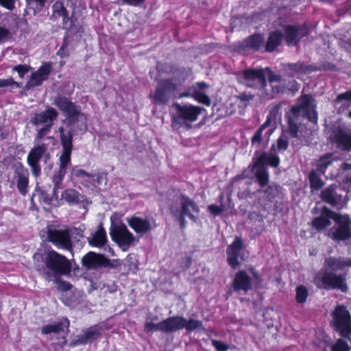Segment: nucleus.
<instances>
[{"label":"nucleus","mask_w":351,"mask_h":351,"mask_svg":"<svg viewBox=\"0 0 351 351\" xmlns=\"http://www.w3.org/2000/svg\"><path fill=\"white\" fill-rule=\"evenodd\" d=\"M54 104L64 114L66 118L62 120L64 126L58 128L60 142L62 152L59 158L58 169L53 173L52 181L53 182V192L57 195L58 189L62 188V181L66 173L68 166L71 162L73 150V138L75 133V128L78 127L77 123L81 114V107L76 105L66 97L58 96L55 99Z\"/></svg>","instance_id":"f257e3e1"},{"label":"nucleus","mask_w":351,"mask_h":351,"mask_svg":"<svg viewBox=\"0 0 351 351\" xmlns=\"http://www.w3.org/2000/svg\"><path fill=\"white\" fill-rule=\"evenodd\" d=\"M241 179L256 178L261 189L249 195L253 199L251 210L248 213V227L254 236L263 232V152H259L256 158H252V162L239 176Z\"/></svg>","instance_id":"f03ea898"},{"label":"nucleus","mask_w":351,"mask_h":351,"mask_svg":"<svg viewBox=\"0 0 351 351\" xmlns=\"http://www.w3.org/2000/svg\"><path fill=\"white\" fill-rule=\"evenodd\" d=\"M331 219L336 223V226L330 229L328 235L335 241L351 244V219L348 215L324 208L321 215L315 218L312 223L317 230H322L331 224Z\"/></svg>","instance_id":"7ed1b4c3"},{"label":"nucleus","mask_w":351,"mask_h":351,"mask_svg":"<svg viewBox=\"0 0 351 351\" xmlns=\"http://www.w3.org/2000/svg\"><path fill=\"white\" fill-rule=\"evenodd\" d=\"M36 269L44 280L51 282L55 278L69 274L71 263L64 255L51 250L42 256V261L36 265Z\"/></svg>","instance_id":"20e7f679"},{"label":"nucleus","mask_w":351,"mask_h":351,"mask_svg":"<svg viewBox=\"0 0 351 351\" xmlns=\"http://www.w3.org/2000/svg\"><path fill=\"white\" fill-rule=\"evenodd\" d=\"M144 328L146 332L160 331L166 334L174 333L182 329L191 332L203 328V323L198 319H187L183 316L175 315L169 317L158 324L147 322Z\"/></svg>","instance_id":"39448f33"},{"label":"nucleus","mask_w":351,"mask_h":351,"mask_svg":"<svg viewBox=\"0 0 351 351\" xmlns=\"http://www.w3.org/2000/svg\"><path fill=\"white\" fill-rule=\"evenodd\" d=\"M179 199L180 201V208L170 206L169 211L172 217L178 221L180 230L184 231L187 224L186 217H187L192 221L196 222L197 217L193 213L198 215L200 212V208L193 199L185 194H180Z\"/></svg>","instance_id":"423d86ee"},{"label":"nucleus","mask_w":351,"mask_h":351,"mask_svg":"<svg viewBox=\"0 0 351 351\" xmlns=\"http://www.w3.org/2000/svg\"><path fill=\"white\" fill-rule=\"evenodd\" d=\"M172 107L175 110V113L171 116L172 126L184 125L187 130L192 128V123L205 110L203 107L192 104L181 105L178 102L173 103Z\"/></svg>","instance_id":"0eeeda50"},{"label":"nucleus","mask_w":351,"mask_h":351,"mask_svg":"<svg viewBox=\"0 0 351 351\" xmlns=\"http://www.w3.org/2000/svg\"><path fill=\"white\" fill-rule=\"evenodd\" d=\"M58 117V112L53 107L48 106L45 110L40 112L34 113L31 119V123L35 126L45 124L36 135L38 140L43 139L47 134H49L52 128L53 122Z\"/></svg>","instance_id":"6e6552de"},{"label":"nucleus","mask_w":351,"mask_h":351,"mask_svg":"<svg viewBox=\"0 0 351 351\" xmlns=\"http://www.w3.org/2000/svg\"><path fill=\"white\" fill-rule=\"evenodd\" d=\"M313 282L319 289H339L343 292L347 290L346 279L342 275H336L326 271L317 273Z\"/></svg>","instance_id":"1a4fd4ad"},{"label":"nucleus","mask_w":351,"mask_h":351,"mask_svg":"<svg viewBox=\"0 0 351 351\" xmlns=\"http://www.w3.org/2000/svg\"><path fill=\"white\" fill-rule=\"evenodd\" d=\"M82 265L86 270L101 268H116L121 265L119 259L111 260L104 254L88 252L82 258Z\"/></svg>","instance_id":"9d476101"},{"label":"nucleus","mask_w":351,"mask_h":351,"mask_svg":"<svg viewBox=\"0 0 351 351\" xmlns=\"http://www.w3.org/2000/svg\"><path fill=\"white\" fill-rule=\"evenodd\" d=\"M176 90L172 78L160 80L154 94L150 95L152 102L158 106H166Z\"/></svg>","instance_id":"9b49d317"},{"label":"nucleus","mask_w":351,"mask_h":351,"mask_svg":"<svg viewBox=\"0 0 351 351\" xmlns=\"http://www.w3.org/2000/svg\"><path fill=\"white\" fill-rule=\"evenodd\" d=\"M70 326V322L67 317H63L60 322L44 325L41 328V334L47 335L51 333L56 334L57 341L54 343L60 348H63L66 343L67 332Z\"/></svg>","instance_id":"f8f14e48"},{"label":"nucleus","mask_w":351,"mask_h":351,"mask_svg":"<svg viewBox=\"0 0 351 351\" xmlns=\"http://www.w3.org/2000/svg\"><path fill=\"white\" fill-rule=\"evenodd\" d=\"M226 255L227 263L232 269H236L241 265L242 262L247 258L244 242L241 237H236L233 242L228 245Z\"/></svg>","instance_id":"ddd939ff"},{"label":"nucleus","mask_w":351,"mask_h":351,"mask_svg":"<svg viewBox=\"0 0 351 351\" xmlns=\"http://www.w3.org/2000/svg\"><path fill=\"white\" fill-rule=\"evenodd\" d=\"M332 324L341 337L349 338L351 334V316L343 306H338L332 313Z\"/></svg>","instance_id":"4468645a"},{"label":"nucleus","mask_w":351,"mask_h":351,"mask_svg":"<svg viewBox=\"0 0 351 351\" xmlns=\"http://www.w3.org/2000/svg\"><path fill=\"white\" fill-rule=\"evenodd\" d=\"M263 43V36L261 34H254L242 41L234 43L232 45V51L242 56L258 51Z\"/></svg>","instance_id":"2eb2a0df"},{"label":"nucleus","mask_w":351,"mask_h":351,"mask_svg":"<svg viewBox=\"0 0 351 351\" xmlns=\"http://www.w3.org/2000/svg\"><path fill=\"white\" fill-rule=\"evenodd\" d=\"M47 237L48 241L54 245L60 247L68 251L73 250L71 232L69 229L59 230L47 228Z\"/></svg>","instance_id":"dca6fc26"},{"label":"nucleus","mask_w":351,"mask_h":351,"mask_svg":"<svg viewBox=\"0 0 351 351\" xmlns=\"http://www.w3.org/2000/svg\"><path fill=\"white\" fill-rule=\"evenodd\" d=\"M238 82L248 87L263 86V69H246L237 75Z\"/></svg>","instance_id":"f3484780"},{"label":"nucleus","mask_w":351,"mask_h":351,"mask_svg":"<svg viewBox=\"0 0 351 351\" xmlns=\"http://www.w3.org/2000/svg\"><path fill=\"white\" fill-rule=\"evenodd\" d=\"M12 169L14 170L13 178L16 180L17 189L21 195L25 196L29 191V170L21 162L14 164Z\"/></svg>","instance_id":"a211bd4d"},{"label":"nucleus","mask_w":351,"mask_h":351,"mask_svg":"<svg viewBox=\"0 0 351 351\" xmlns=\"http://www.w3.org/2000/svg\"><path fill=\"white\" fill-rule=\"evenodd\" d=\"M110 234L112 240L120 247H128L134 241V236L129 231L125 224L114 226L110 229Z\"/></svg>","instance_id":"6ab92c4d"},{"label":"nucleus","mask_w":351,"mask_h":351,"mask_svg":"<svg viewBox=\"0 0 351 351\" xmlns=\"http://www.w3.org/2000/svg\"><path fill=\"white\" fill-rule=\"evenodd\" d=\"M47 150L46 145L41 143L34 146L27 155V162L30 167L32 175L36 178L41 174L40 161Z\"/></svg>","instance_id":"aec40b11"},{"label":"nucleus","mask_w":351,"mask_h":351,"mask_svg":"<svg viewBox=\"0 0 351 351\" xmlns=\"http://www.w3.org/2000/svg\"><path fill=\"white\" fill-rule=\"evenodd\" d=\"M302 111L306 114L310 121L314 123L317 122V116L315 110V101L311 96L307 95L302 96L300 99L299 106L292 108L294 116H298Z\"/></svg>","instance_id":"412c9836"},{"label":"nucleus","mask_w":351,"mask_h":351,"mask_svg":"<svg viewBox=\"0 0 351 351\" xmlns=\"http://www.w3.org/2000/svg\"><path fill=\"white\" fill-rule=\"evenodd\" d=\"M332 142L343 150L351 149V129L343 125L335 128L330 135Z\"/></svg>","instance_id":"4be33fe9"},{"label":"nucleus","mask_w":351,"mask_h":351,"mask_svg":"<svg viewBox=\"0 0 351 351\" xmlns=\"http://www.w3.org/2000/svg\"><path fill=\"white\" fill-rule=\"evenodd\" d=\"M232 287L234 292H248L252 289V278L244 269L239 270L234 275L232 282Z\"/></svg>","instance_id":"5701e85b"},{"label":"nucleus","mask_w":351,"mask_h":351,"mask_svg":"<svg viewBox=\"0 0 351 351\" xmlns=\"http://www.w3.org/2000/svg\"><path fill=\"white\" fill-rule=\"evenodd\" d=\"M53 70L51 62H45L36 71L32 72L28 84L30 86L35 87L42 85L47 80Z\"/></svg>","instance_id":"b1692460"},{"label":"nucleus","mask_w":351,"mask_h":351,"mask_svg":"<svg viewBox=\"0 0 351 351\" xmlns=\"http://www.w3.org/2000/svg\"><path fill=\"white\" fill-rule=\"evenodd\" d=\"M284 32L287 44L289 46H294L307 34L308 29L305 26L286 25Z\"/></svg>","instance_id":"393cba45"},{"label":"nucleus","mask_w":351,"mask_h":351,"mask_svg":"<svg viewBox=\"0 0 351 351\" xmlns=\"http://www.w3.org/2000/svg\"><path fill=\"white\" fill-rule=\"evenodd\" d=\"M101 335V331L97 326H91L82 335H77L76 338L71 342L70 346L73 347L79 345H85L88 343H92L93 341L97 339Z\"/></svg>","instance_id":"a878e982"},{"label":"nucleus","mask_w":351,"mask_h":351,"mask_svg":"<svg viewBox=\"0 0 351 351\" xmlns=\"http://www.w3.org/2000/svg\"><path fill=\"white\" fill-rule=\"evenodd\" d=\"M126 221L128 226L137 234H146L152 229L151 222L147 219L133 215L128 217Z\"/></svg>","instance_id":"bb28decb"},{"label":"nucleus","mask_w":351,"mask_h":351,"mask_svg":"<svg viewBox=\"0 0 351 351\" xmlns=\"http://www.w3.org/2000/svg\"><path fill=\"white\" fill-rule=\"evenodd\" d=\"M62 27L64 29L67 33L73 32L75 34H81L84 32V28L82 25H80L77 22V18L74 16V13L73 12L71 16H69V11L62 17Z\"/></svg>","instance_id":"cd10ccee"},{"label":"nucleus","mask_w":351,"mask_h":351,"mask_svg":"<svg viewBox=\"0 0 351 351\" xmlns=\"http://www.w3.org/2000/svg\"><path fill=\"white\" fill-rule=\"evenodd\" d=\"M322 199L334 206H339L343 203V197L336 191V186H330L324 189L321 194Z\"/></svg>","instance_id":"c85d7f7f"},{"label":"nucleus","mask_w":351,"mask_h":351,"mask_svg":"<svg viewBox=\"0 0 351 351\" xmlns=\"http://www.w3.org/2000/svg\"><path fill=\"white\" fill-rule=\"evenodd\" d=\"M108 239L106 232L102 225H99L92 237L88 239V244L90 246L98 248L104 247Z\"/></svg>","instance_id":"c756f323"},{"label":"nucleus","mask_w":351,"mask_h":351,"mask_svg":"<svg viewBox=\"0 0 351 351\" xmlns=\"http://www.w3.org/2000/svg\"><path fill=\"white\" fill-rule=\"evenodd\" d=\"M324 267L334 271L341 270L345 267H351V258L330 257L325 260Z\"/></svg>","instance_id":"7c9ffc66"},{"label":"nucleus","mask_w":351,"mask_h":351,"mask_svg":"<svg viewBox=\"0 0 351 351\" xmlns=\"http://www.w3.org/2000/svg\"><path fill=\"white\" fill-rule=\"evenodd\" d=\"M335 106L340 111L351 106V90L339 95L335 101Z\"/></svg>","instance_id":"2f4dec72"},{"label":"nucleus","mask_w":351,"mask_h":351,"mask_svg":"<svg viewBox=\"0 0 351 351\" xmlns=\"http://www.w3.org/2000/svg\"><path fill=\"white\" fill-rule=\"evenodd\" d=\"M282 40V34L279 31H275L270 34L266 45V50L272 51L279 46Z\"/></svg>","instance_id":"473e14b6"},{"label":"nucleus","mask_w":351,"mask_h":351,"mask_svg":"<svg viewBox=\"0 0 351 351\" xmlns=\"http://www.w3.org/2000/svg\"><path fill=\"white\" fill-rule=\"evenodd\" d=\"M25 1L26 8L33 10L36 14L43 11L50 0H25Z\"/></svg>","instance_id":"72a5a7b5"},{"label":"nucleus","mask_w":351,"mask_h":351,"mask_svg":"<svg viewBox=\"0 0 351 351\" xmlns=\"http://www.w3.org/2000/svg\"><path fill=\"white\" fill-rule=\"evenodd\" d=\"M52 14L51 19L53 21L57 20L64 15L69 10L64 5L63 1H56L52 5Z\"/></svg>","instance_id":"f704fd0d"},{"label":"nucleus","mask_w":351,"mask_h":351,"mask_svg":"<svg viewBox=\"0 0 351 351\" xmlns=\"http://www.w3.org/2000/svg\"><path fill=\"white\" fill-rule=\"evenodd\" d=\"M52 14L51 19L53 21L57 20L64 15L69 10L64 5L63 1H56L52 5Z\"/></svg>","instance_id":"c9c22d12"},{"label":"nucleus","mask_w":351,"mask_h":351,"mask_svg":"<svg viewBox=\"0 0 351 351\" xmlns=\"http://www.w3.org/2000/svg\"><path fill=\"white\" fill-rule=\"evenodd\" d=\"M80 193L74 189H67L62 192V197L69 204H77L80 202Z\"/></svg>","instance_id":"e433bc0d"},{"label":"nucleus","mask_w":351,"mask_h":351,"mask_svg":"<svg viewBox=\"0 0 351 351\" xmlns=\"http://www.w3.org/2000/svg\"><path fill=\"white\" fill-rule=\"evenodd\" d=\"M333 160L332 154H328L322 157L317 163V171L320 174H324L327 167Z\"/></svg>","instance_id":"4c0bfd02"},{"label":"nucleus","mask_w":351,"mask_h":351,"mask_svg":"<svg viewBox=\"0 0 351 351\" xmlns=\"http://www.w3.org/2000/svg\"><path fill=\"white\" fill-rule=\"evenodd\" d=\"M191 97L199 104H202L208 107L211 105L210 97L206 93L198 90H194Z\"/></svg>","instance_id":"58836bf2"},{"label":"nucleus","mask_w":351,"mask_h":351,"mask_svg":"<svg viewBox=\"0 0 351 351\" xmlns=\"http://www.w3.org/2000/svg\"><path fill=\"white\" fill-rule=\"evenodd\" d=\"M308 178L312 189L317 190L323 186L324 182L319 178L317 171L312 170L309 173Z\"/></svg>","instance_id":"ea45409f"},{"label":"nucleus","mask_w":351,"mask_h":351,"mask_svg":"<svg viewBox=\"0 0 351 351\" xmlns=\"http://www.w3.org/2000/svg\"><path fill=\"white\" fill-rule=\"evenodd\" d=\"M295 299L298 303L303 304L306 301L308 295L307 288L303 285H300L296 288Z\"/></svg>","instance_id":"a19ab883"},{"label":"nucleus","mask_w":351,"mask_h":351,"mask_svg":"<svg viewBox=\"0 0 351 351\" xmlns=\"http://www.w3.org/2000/svg\"><path fill=\"white\" fill-rule=\"evenodd\" d=\"M71 176L76 178H87L88 179L93 178L92 174L86 171L79 168L78 166L72 167L71 170Z\"/></svg>","instance_id":"79ce46f5"},{"label":"nucleus","mask_w":351,"mask_h":351,"mask_svg":"<svg viewBox=\"0 0 351 351\" xmlns=\"http://www.w3.org/2000/svg\"><path fill=\"white\" fill-rule=\"evenodd\" d=\"M61 277L62 276H58V278H55L51 280V282H53L58 285L59 289L61 291H69L72 288L71 284L66 280H62Z\"/></svg>","instance_id":"37998d69"},{"label":"nucleus","mask_w":351,"mask_h":351,"mask_svg":"<svg viewBox=\"0 0 351 351\" xmlns=\"http://www.w3.org/2000/svg\"><path fill=\"white\" fill-rule=\"evenodd\" d=\"M332 351H349L350 348L344 339H339L337 342L332 346Z\"/></svg>","instance_id":"c03bdc74"},{"label":"nucleus","mask_w":351,"mask_h":351,"mask_svg":"<svg viewBox=\"0 0 351 351\" xmlns=\"http://www.w3.org/2000/svg\"><path fill=\"white\" fill-rule=\"evenodd\" d=\"M279 162L280 159L276 154H271L269 156H267L265 154V165L268 164L271 167H276L279 165Z\"/></svg>","instance_id":"a18cd8bd"},{"label":"nucleus","mask_w":351,"mask_h":351,"mask_svg":"<svg viewBox=\"0 0 351 351\" xmlns=\"http://www.w3.org/2000/svg\"><path fill=\"white\" fill-rule=\"evenodd\" d=\"M39 202H43L47 205H50L52 203V197L46 191L38 189Z\"/></svg>","instance_id":"49530a36"},{"label":"nucleus","mask_w":351,"mask_h":351,"mask_svg":"<svg viewBox=\"0 0 351 351\" xmlns=\"http://www.w3.org/2000/svg\"><path fill=\"white\" fill-rule=\"evenodd\" d=\"M12 38V34L6 27L0 26V43L9 40Z\"/></svg>","instance_id":"de8ad7c7"},{"label":"nucleus","mask_w":351,"mask_h":351,"mask_svg":"<svg viewBox=\"0 0 351 351\" xmlns=\"http://www.w3.org/2000/svg\"><path fill=\"white\" fill-rule=\"evenodd\" d=\"M208 210L209 213L214 217L219 216L221 215L223 210H224V206H217L216 204H210L208 206Z\"/></svg>","instance_id":"09e8293b"},{"label":"nucleus","mask_w":351,"mask_h":351,"mask_svg":"<svg viewBox=\"0 0 351 351\" xmlns=\"http://www.w3.org/2000/svg\"><path fill=\"white\" fill-rule=\"evenodd\" d=\"M29 69L30 66L27 64H18L14 66L13 68V70L18 73V75L21 78H23Z\"/></svg>","instance_id":"8fccbe9b"},{"label":"nucleus","mask_w":351,"mask_h":351,"mask_svg":"<svg viewBox=\"0 0 351 351\" xmlns=\"http://www.w3.org/2000/svg\"><path fill=\"white\" fill-rule=\"evenodd\" d=\"M263 132V124L261 125L259 128L257 130V131L255 132V134L253 135L251 139L252 144L256 145H260L262 141V132Z\"/></svg>","instance_id":"3c124183"},{"label":"nucleus","mask_w":351,"mask_h":351,"mask_svg":"<svg viewBox=\"0 0 351 351\" xmlns=\"http://www.w3.org/2000/svg\"><path fill=\"white\" fill-rule=\"evenodd\" d=\"M212 345L215 347L217 351H228L229 349L228 345L216 339L212 340Z\"/></svg>","instance_id":"603ef678"},{"label":"nucleus","mask_w":351,"mask_h":351,"mask_svg":"<svg viewBox=\"0 0 351 351\" xmlns=\"http://www.w3.org/2000/svg\"><path fill=\"white\" fill-rule=\"evenodd\" d=\"M13 85L19 87V84L16 82H15L12 77H9L7 79H0V88L8 87Z\"/></svg>","instance_id":"864d4df0"},{"label":"nucleus","mask_w":351,"mask_h":351,"mask_svg":"<svg viewBox=\"0 0 351 351\" xmlns=\"http://www.w3.org/2000/svg\"><path fill=\"white\" fill-rule=\"evenodd\" d=\"M16 0H0V5L9 10H13L15 8Z\"/></svg>","instance_id":"5fc2aeb1"},{"label":"nucleus","mask_w":351,"mask_h":351,"mask_svg":"<svg viewBox=\"0 0 351 351\" xmlns=\"http://www.w3.org/2000/svg\"><path fill=\"white\" fill-rule=\"evenodd\" d=\"M288 141L285 136H281L277 141V147L278 150L284 151L287 148Z\"/></svg>","instance_id":"6e6d98bb"},{"label":"nucleus","mask_w":351,"mask_h":351,"mask_svg":"<svg viewBox=\"0 0 351 351\" xmlns=\"http://www.w3.org/2000/svg\"><path fill=\"white\" fill-rule=\"evenodd\" d=\"M193 259L191 256H185L181 259V267L184 269H188L192 265Z\"/></svg>","instance_id":"4d7b16f0"},{"label":"nucleus","mask_w":351,"mask_h":351,"mask_svg":"<svg viewBox=\"0 0 351 351\" xmlns=\"http://www.w3.org/2000/svg\"><path fill=\"white\" fill-rule=\"evenodd\" d=\"M123 3L125 5L133 6V7H140L141 6L145 1V0H121Z\"/></svg>","instance_id":"13d9d810"},{"label":"nucleus","mask_w":351,"mask_h":351,"mask_svg":"<svg viewBox=\"0 0 351 351\" xmlns=\"http://www.w3.org/2000/svg\"><path fill=\"white\" fill-rule=\"evenodd\" d=\"M289 68L296 72H303L306 69V66L301 62L289 64Z\"/></svg>","instance_id":"bf43d9fd"},{"label":"nucleus","mask_w":351,"mask_h":351,"mask_svg":"<svg viewBox=\"0 0 351 351\" xmlns=\"http://www.w3.org/2000/svg\"><path fill=\"white\" fill-rule=\"evenodd\" d=\"M278 113V108H274L273 110L270 112V114L267 117V121L265 122L264 127L265 128L271 123L273 119H274Z\"/></svg>","instance_id":"052dcab7"},{"label":"nucleus","mask_w":351,"mask_h":351,"mask_svg":"<svg viewBox=\"0 0 351 351\" xmlns=\"http://www.w3.org/2000/svg\"><path fill=\"white\" fill-rule=\"evenodd\" d=\"M289 132L293 137H298V128L297 126L291 121H289Z\"/></svg>","instance_id":"680f3d73"},{"label":"nucleus","mask_w":351,"mask_h":351,"mask_svg":"<svg viewBox=\"0 0 351 351\" xmlns=\"http://www.w3.org/2000/svg\"><path fill=\"white\" fill-rule=\"evenodd\" d=\"M57 55L62 58H67L69 56V52L66 48L60 47L57 52Z\"/></svg>","instance_id":"e2e57ef3"},{"label":"nucleus","mask_w":351,"mask_h":351,"mask_svg":"<svg viewBox=\"0 0 351 351\" xmlns=\"http://www.w3.org/2000/svg\"><path fill=\"white\" fill-rule=\"evenodd\" d=\"M196 86L200 90H206L210 87V85L204 81L197 82Z\"/></svg>","instance_id":"0e129e2a"},{"label":"nucleus","mask_w":351,"mask_h":351,"mask_svg":"<svg viewBox=\"0 0 351 351\" xmlns=\"http://www.w3.org/2000/svg\"><path fill=\"white\" fill-rule=\"evenodd\" d=\"M265 71H267L269 74V78L270 82H276L279 80L280 77L277 75L270 73V70L269 69L265 68Z\"/></svg>","instance_id":"69168bd1"},{"label":"nucleus","mask_w":351,"mask_h":351,"mask_svg":"<svg viewBox=\"0 0 351 351\" xmlns=\"http://www.w3.org/2000/svg\"><path fill=\"white\" fill-rule=\"evenodd\" d=\"M241 101H250L252 99V96L251 95H247L245 93H241L238 97Z\"/></svg>","instance_id":"338daca9"},{"label":"nucleus","mask_w":351,"mask_h":351,"mask_svg":"<svg viewBox=\"0 0 351 351\" xmlns=\"http://www.w3.org/2000/svg\"><path fill=\"white\" fill-rule=\"evenodd\" d=\"M249 271L255 279H256V280L260 279L261 276H259L258 272L256 271V269L254 267H250L249 268Z\"/></svg>","instance_id":"774afa93"}]
</instances>
